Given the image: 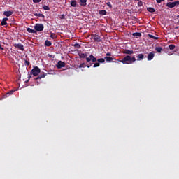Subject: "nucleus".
Listing matches in <instances>:
<instances>
[{
	"mask_svg": "<svg viewBox=\"0 0 179 179\" xmlns=\"http://www.w3.org/2000/svg\"><path fill=\"white\" fill-rule=\"evenodd\" d=\"M114 61H118V62H122V64H134L136 61V58H135V56L131 57V55H127L125 56L122 60L120 59H114Z\"/></svg>",
	"mask_w": 179,
	"mask_h": 179,
	"instance_id": "obj_1",
	"label": "nucleus"
},
{
	"mask_svg": "<svg viewBox=\"0 0 179 179\" xmlns=\"http://www.w3.org/2000/svg\"><path fill=\"white\" fill-rule=\"evenodd\" d=\"M79 57L80 58H86L87 62H90V61H92V62H96L97 58L94 57L93 55H90L89 57H87V55L85 53H81L79 55Z\"/></svg>",
	"mask_w": 179,
	"mask_h": 179,
	"instance_id": "obj_2",
	"label": "nucleus"
},
{
	"mask_svg": "<svg viewBox=\"0 0 179 179\" xmlns=\"http://www.w3.org/2000/svg\"><path fill=\"white\" fill-rule=\"evenodd\" d=\"M179 6V1H173V2H168L166 3V6L168 8H170L172 9V8H175V6Z\"/></svg>",
	"mask_w": 179,
	"mask_h": 179,
	"instance_id": "obj_3",
	"label": "nucleus"
},
{
	"mask_svg": "<svg viewBox=\"0 0 179 179\" xmlns=\"http://www.w3.org/2000/svg\"><path fill=\"white\" fill-rule=\"evenodd\" d=\"M34 30L36 31H43V30H44V25L43 24H36Z\"/></svg>",
	"mask_w": 179,
	"mask_h": 179,
	"instance_id": "obj_4",
	"label": "nucleus"
},
{
	"mask_svg": "<svg viewBox=\"0 0 179 179\" xmlns=\"http://www.w3.org/2000/svg\"><path fill=\"white\" fill-rule=\"evenodd\" d=\"M40 72H41L40 68H38V66H36L31 70V73L34 75V76H38Z\"/></svg>",
	"mask_w": 179,
	"mask_h": 179,
	"instance_id": "obj_5",
	"label": "nucleus"
},
{
	"mask_svg": "<svg viewBox=\"0 0 179 179\" xmlns=\"http://www.w3.org/2000/svg\"><path fill=\"white\" fill-rule=\"evenodd\" d=\"M92 38H93V40H94V41H96V43H101V38H100V36L97 35V34H92L91 35Z\"/></svg>",
	"mask_w": 179,
	"mask_h": 179,
	"instance_id": "obj_6",
	"label": "nucleus"
},
{
	"mask_svg": "<svg viewBox=\"0 0 179 179\" xmlns=\"http://www.w3.org/2000/svg\"><path fill=\"white\" fill-rule=\"evenodd\" d=\"M14 47L15 48H18L20 51H24V46L22 43H15Z\"/></svg>",
	"mask_w": 179,
	"mask_h": 179,
	"instance_id": "obj_7",
	"label": "nucleus"
},
{
	"mask_svg": "<svg viewBox=\"0 0 179 179\" xmlns=\"http://www.w3.org/2000/svg\"><path fill=\"white\" fill-rule=\"evenodd\" d=\"M57 68L58 69H61V68H65V62L62 61H59L57 64Z\"/></svg>",
	"mask_w": 179,
	"mask_h": 179,
	"instance_id": "obj_8",
	"label": "nucleus"
},
{
	"mask_svg": "<svg viewBox=\"0 0 179 179\" xmlns=\"http://www.w3.org/2000/svg\"><path fill=\"white\" fill-rule=\"evenodd\" d=\"M136 61H143V58H145V55H143V53L138 54L136 56Z\"/></svg>",
	"mask_w": 179,
	"mask_h": 179,
	"instance_id": "obj_9",
	"label": "nucleus"
},
{
	"mask_svg": "<svg viewBox=\"0 0 179 179\" xmlns=\"http://www.w3.org/2000/svg\"><path fill=\"white\" fill-rule=\"evenodd\" d=\"M92 65H93V63H90V64L87 65L85 63H82L78 66V68H90V66H92Z\"/></svg>",
	"mask_w": 179,
	"mask_h": 179,
	"instance_id": "obj_10",
	"label": "nucleus"
},
{
	"mask_svg": "<svg viewBox=\"0 0 179 179\" xmlns=\"http://www.w3.org/2000/svg\"><path fill=\"white\" fill-rule=\"evenodd\" d=\"M122 52L123 54H126L127 55H132V54H134V50L125 49Z\"/></svg>",
	"mask_w": 179,
	"mask_h": 179,
	"instance_id": "obj_11",
	"label": "nucleus"
},
{
	"mask_svg": "<svg viewBox=\"0 0 179 179\" xmlns=\"http://www.w3.org/2000/svg\"><path fill=\"white\" fill-rule=\"evenodd\" d=\"M153 58H155V53L150 52L147 57L148 61H152V59H153Z\"/></svg>",
	"mask_w": 179,
	"mask_h": 179,
	"instance_id": "obj_12",
	"label": "nucleus"
},
{
	"mask_svg": "<svg viewBox=\"0 0 179 179\" xmlns=\"http://www.w3.org/2000/svg\"><path fill=\"white\" fill-rule=\"evenodd\" d=\"M8 20H9V19L8 17H4L3 18L1 22V26H6V24H8Z\"/></svg>",
	"mask_w": 179,
	"mask_h": 179,
	"instance_id": "obj_13",
	"label": "nucleus"
},
{
	"mask_svg": "<svg viewBox=\"0 0 179 179\" xmlns=\"http://www.w3.org/2000/svg\"><path fill=\"white\" fill-rule=\"evenodd\" d=\"M3 15L4 16L9 17V16H12V15H13V11H4Z\"/></svg>",
	"mask_w": 179,
	"mask_h": 179,
	"instance_id": "obj_14",
	"label": "nucleus"
},
{
	"mask_svg": "<svg viewBox=\"0 0 179 179\" xmlns=\"http://www.w3.org/2000/svg\"><path fill=\"white\" fill-rule=\"evenodd\" d=\"M104 59H106V61L107 62H111V61H114V59H115V58L114 57H105Z\"/></svg>",
	"mask_w": 179,
	"mask_h": 179,
	"instance_id": "obj_15",
	"label": "nucleus"
},
{
	"mask_svg": "<svg viewBox=\"0 0 179 179\" xmlns=\"http://www.w3.org/2000/svg\"><path fill=\"white\" fill-rule=\"evenodd\" d=\"M15 92H16V90H10L8 92L6 93V97H9V96H11V94H13V93H15Z\"/></svg>",
	"mask_w": 179,
	"mask_h": 179,
	"instance_id": "obj_16",
	"label": "nucleus"
},
{
	"mask_svg": "<svg viewBox=\"0 0 179 179\" xmlns=\"http://www.w3.org/2000/svg\"><path fill=\"white\" fill-rule=\"evenodd\" d=\"M80 6H86V5H87V0H80Z\"/></svg>",
	"mask_w": 179,
	"mask_h": 179,
	"instance_id": "obj_17",
	"label": "nucleus"
},
{
	"mask_svg": "<svg viewBox=\"0 0 179 179\" xmlns=\"http://www.w3.org/2000/svg\"><path fill=\"white\" fill-rule=\"evenodd\" d=\"M27 31H28V33H34L37 34V31H36V30L31 29V28H27Z\"/></svg>",
	"mask_w": 179,
	"mask_h": 179,
	"instance_id": "obj_18",
	"label": "nucleus"
},
{
	"mask_svg": "<svg viewBox=\"0 0 179 179\" xmlns=\"http://www.w3.org/2000/svg\"><path fill=\"white\" fill-rule=\"evenodd\" d=\"M76 5H77V2L76 0H72L71 1V6L73 7V8H76Z\"/></svg>",
	"mask_w": 179,
	"mask_h": 179,
	"instance_id": "obj_19",
	"label": "nucleus"
},
{
	"mask_svg": "<svg viewBox=\"0 0 179 179\" xmlns=\"http://www.w3.org/2000/svg\"><path fill=\"white\" fill-rule=\"evenodd\" d=\"M96 61L99 63V64H104V62H106V59L104 58H100V59H96Z\"/></svg>",
	"mask_w": 179,
	"mask_h": 179,
	"instance_id": "obj_20",
	"label": "nucleus"
},
{
	"mask_svg": "<svg viewBox=\"0 0 179 179\" xmlns=\"http://www.w3.org/2000/svg\"><path fill=\"white\" fill-rule=\"evenodd\" d=\"M46 74L43 73V74L39 75L36 78V80L38 79H43V78H45Z\"/></svg>",
	"mask_w": 179,
	"mask_h": 179,
	"instance_id": "obj_21",
	"label": "nucleus"
},
{
	"mask_svg": "<svg viewBox=\"0 0 179 179\" xmlns=\"http://www.w3.org/2000/svg\"><path fill=\"white\" fill-rule=\"evenodd\" d=\"M147 10L148 12H150V13H154V12H156V10H155V8H152V7H148L147 8Z\"/></svg>",
	"mask_w": 179,
	"mask_h": 179,
	"instance_id": "obj_22",
	"label": "nucleus"
},
{
	"mask_svg": "<svg viewBox=\"0 0 179 179\" xmlns=\"http://www.w3.org/2000/svg\"><path fill=\"white\" fill-rule=\"evenodd\" d=\"M134 37H142V34L140 32H135L133 34Z\"/></svg>",
	"mask_w": 179,
	"mask_h": 179,
	"instance_id": "obj_23",
	"label": "nucleus"
},
{
	"mask_svg": "<svg viewBox=\"0 0 179 179\" xmlns=\"http://www.w3.org/2000/svg\"><path fill=\"white\" fill-rule=\"evenodd\" d=\"M52 43H51V41H48V40H46L45 41V45H46V47H51V45H52Z\"/></svg>",
	"mask_w": 179,
	"mask_h": 179,
	"instance_id": "obj_24",
	"label": "nucleus"
},
{
	"mask_svg": "<svg viewBox=\"0 0 179 179\" xmlns=\"http://www.w3.org/2000/svg\"><path fill=\"white\" fill-rule=\"evenodd\" d=\"M155 51H157V52H162V51H163V48L162 47H156L155 48Z\"/></svg>",
	"mask_w": 179,
	"mask_h": 179,
	"instance_id": "obj_25",
	"label": "nucleus"
},
{
	"mask_svg": "<svg viewBox=\"0 0 179 179\" xmlns=\"http://www.w3.org/2000/svg\"><path fill=\"white\" fill-rule=\"evenodd\" d=\"M34 16H36L37 17H45L44 15L43 14H41V13H34Z\"/></svg>",
	"mask_w": 179,
	"mask_h": 179,
	"instance_id": "obj_26",
	"label": "nucleus"
},
{
	"mask_svg": "<svg viewBox=\"0 0 179 179\" xmlns=\"http://www.w3.org/2000/svg\"><path fill=\"white\" fill-rule=\"evenodd\" d=\"M99 15H101L102 16L104 15H107V11L106 10H102L99 11Z\"/></svg>",
	"mask_w": 179,
	"mask_h": 179,
	"instance_id": "obj_27",
	"label": "nucleus"
},
{
	"mask_svg": "<svg viewBox=\"0 0 179 179\" xmlns=\"http://www.w3.org/2000/svg\"><path fill=\"white\" fill-rule=\"evenodd\" d=\"M148 37H150V38H153V40H159V37H156L152 34H148Z\"/></svg>",
	"mask_w": 179,
	"mask_h": 179,
	"instance_id": "obj_28",
	"label": "nucleus"
},
{
	"mask_svg": "<svg viewBox=\"0 0 179 179\" xmlns=\"http://www.w3.org/2000/svg\"><path fill=\"white\" fill-rule=\"evenodd\" d=\"M99 66H100V64L98 62L94 64L93 68H99Z\"/></svg>",
	"mask_w": 179,
	"mask_h": 179,
	"instance_id": "obj_29",
	"label": "nucleus"
},
{
	"mask_svg": "<svg viewBox=\"0 0 179 179\" xmlns=\"http://www.w3.org/2000/svg\"><path fill=\"white\" fill-rule=\"evenodd\" d=\"M169 50H174V48H176V45H173V44L169 45Z\"/></svg>",
	"mask_w": 179,
	"mask_h": 179,
	"instance_id": "obj_30",
	"label": "nucleus"
},
{
	"mask_svg": "<svg viewBox=\"0 0 179 179\" xmlns=\"http://www.w3.org/2000/svg\"><path fill=\"white\" fill-rule=\"evenodd\" d=\"M24 65L25 66H29V65H30V62L26 60V59H24Z\"/></svg>",
	"mask_w": 179,
	"mask_h": 179,
	"instance_id": "obj_31",
	"label": "nucleus"
},
{
	"mask_svg": "<svg viewBox=\"0 0 179 179\" xmlns=\"http://www.w3.org/2000/svg\"><path fill=\"white\" fill-rule=\"evenodd\" d=\"M43 9H44V10H50V7H48V6H43Z\"/></svg>",
	"mask_w": 179,
	"mask_h": 179,
	"instance_id": "obj_32",
	"label": "nucleus"
},
{
	"mask_svg": "<svg viewBox=\"0 0 179 179\" xmlns=\"http://www.w3.org/2000/svg\"><path fill=\"white\" fill-rule=\"evenodd\" d=\"M50 37H51V38H57V35H55V34H51V35H50Z\"/></svg>",
	"mask_w": 179,
	"mask_h": 179,
	"instance_id": "obj_33",
	"label": "nucleus"
},
{
	"mask_svg": "<svg viewBox=\"0 0 179 179\" xmlns=\"http://www.w3.org/2000/svg\"><path fill=\"white\" fill-rule=\"evenodd\" d=\"M74 47L75 48H80V45H79V43H76L74 44Z\"/></svg>",
	"mask_w": 179,
	"mask_h": 179,
	"instance_id": "obj_34",
	"label": "nucleus"
},
{
	"mask_svg": "<svg viewBox=\"0 0 179 179\" xmlns=\"http://www.w3.org/2000/svg\"><path fill=\"white\" fill-rule=\"evenodd\" d=\"M34 3H40L41 2V0H33Z\"/></svg>",
	"mask_w": 179,
	"mask_h": 179,
	"instance_id": "obj_35",
	"label": "nucleus"
},
{
	"mask_svg": "<svg viewBox=\"0 0 179 179\" xmlns=\"http://www.w3.org/2000/svg\"><path fill=\"white\" fill-rule=\"evenodd\" d=\"M142 5H143V3L142 1L138 2V6H142Z\"/></svg>",
	"mask_w": 179,
	"mask_h": 179,
	"instance_id": "obj_36",
	"label": "nucleus"
},
{
	"mask_svg": "<svg viewBox=\"0 0 179 179\" xmlns=\"http://www.w3.org/2000/svg\"><path fill=\"white\" fill-rule=\"evenodd\" d=\"M106 57H111V52H107Z\"/></svg>",
	"mask_w": 179,
	"mask_h": 179,
	"instance_id": "obj_37",
	"label": "nucleus"
},
{
	"mask_svg": "<svg viewBox=\"0 0 179 179\" xmlns=\"http://www.w3.org/2000/svg\"><path fill=\"white\" fill-rule=\"evenodd\" d=\"M60 19H65V15H62L61 16H60Z\"/></svg>",
	"mask_w": 179,
	"mask_h": 179,
	"instance_id": "obj_38",
	"label": "nucleus"
},
{
	"mask_svg": "<svg viewBox=\"0 0 179 179\" xmlns=\"http://www.w3.org/2000/svg\"><path fill=\"white\" fill-rule=\"evenodd\" d=\"M0 50H1V51H3V50H5V48H3L2 47V45H1V43H0Z\"/></svg>",
	"mask_w": 179,
	"mask_h": 179,
	"instance_id": "obj_39",
	"label": "nucleus"
},
{
	"mask_svg": "<svg viewBox=\"0 0 179 179\" xmlns=\"http://www.w3.org/2000/svg\"><path fill=\"white\" fill-rule=\"evenodd\" d=\"M163 0H157V3H162V1Z\"/></svg>",
	"mask_w": 179,
	"mask_h": 179,
	"instance_id": "obj_40",
	"label": "nucleus"
},
{
	"mask_svg": "<svg viewBox=\"0 0 179 179\" xmlns=\"http://www.w3.org/2000/svg\"><path fill=\"white\" fill-rule=\"evenodd\" d=\"M107 5H108V6H111V3L108 2V3H107Z\"/></svg>",
	"mask_w": 179,
	"mask_h": 179,
	"instance_id": "obj_41",
	"label": "nucleus"
},
{
	"mask_svg": "<svg viewBox=\"0 0 179 179\" xmlns=\"http://www.w3.org/2000/svg\"><path fill=\"white\" fill-rule=\"evenodd\" d=\"M135 1H141V0H135Z\"/></svg>",
	"mask_w": 179,
	"mask_h": 179,
	"instance_id": "obj_42",
	"label": "nucleus"
},
{
	"mask_svg": "<svg viewBox=\"0 0 179 179\" xmlns=\"http://www.w3.org/2000/svg\"><path fill=\"white\" fill-rule=\"evenodd\" d=\"M176 29H178V27H176Z\"/></svg>",
	"mask_w": 179,
	"mask_h": 179,
	"instance_id": "obj_43",
	"label": "nucleus"
},
{
	"mask_svg": "<svg viewBox=\"0 0 179 179\" xmlns=\"http://www.w3.org/2000/svg\"><path fill=\"white\" fill-rule=\"evenodd\" d=\"M177 17H178V18H179V15H177Z\"/></svg>",
	"mask_w": 179,
	"mask_h": 179,
	"instance_id": "obj_44",
	"label": "nucleus"
},
{
	"mask_svg": "<svg viewBox=\"0 0 179 179\" xmlns=\"http://www.w3.org/2000/svg\"><path fill=\"white\" fill-rule=\"evenodd\" d=\"M0 100H2V98H0Z\"/></svg>",
	"mask_w": 179,
	"mask_h": 179,
	"instance_id": "obj_45",
	"label": "nucleus"
},
{
	"mask_svg": "<svg viewBox=\"0 0 179 179\" xmlns=\"http://www.w3.org/2000/svg\"><path fill=\"white\" fill-rule=\"evenodd\" d=\"M162 1H164V0H162Z\"/></svg>",
	"mask_w": 179,
	"mask_h": 179,
	"instance_id": "obj_46",
	"label": "nucleus"
}]
</instances>
